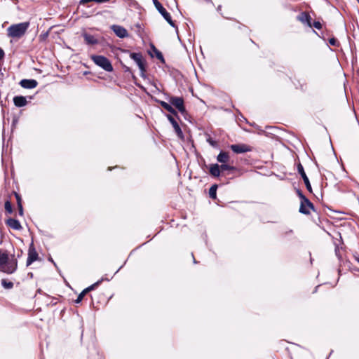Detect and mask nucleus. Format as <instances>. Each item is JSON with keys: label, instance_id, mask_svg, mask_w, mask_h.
Wrapping results in <instances>:
<instances>
[{"label": "nucleus", "instance_id": "obj_1", "mask_svg": "<svg viewBox=\"0 0 359 359\" xmlns=\"http://www.w3.org/2000/svg\"><path fill=\"white\" fill-rule=\"evenodd\" d=\"M17 267L18 262L15 256L9 257L6 252H2L0 250V271L11 274L16 271Z\"/></svg>", "mask_w": 359, "mask_h": 359}, {"label": "nucleus", "instance_id": "obj_2", "mask_svg": "<svg viewBox=\"0 0 359 359\" xmlns=\"http://www.w3.org/2000/svg\"><path fill=\"white\" fill-rule=\"evenodd\" d=\"M29 27V22L12 25L7 29V35L13 39H20L25 35Z\"/></svg>", "mask_w": 359, "mask_h": 359}, {"label": "nucleus", "instance_id": "obj_3", "mask_svg": "<svg viewBox=\"0 0 359 359\" xmlns=\"http://www.w3.org/2000/svg\"><path fill=\"white\" fill-rule=\"evenodd\" d=\"M91 59L96 65L106 72H111L113 71V66L110 60L106 57L103 55H92Z\"/></svg>", "mask_w": 359, "mask_h": 359}, {"label": "nucleus", "instance_id": "obj_4", "mask_svg": "<svg viewBox=\"0 0 359 359\" xmlns=\"http://www.w3.org/2000/svg\"><path fill=\"white\" fill-rule=\"evenodd\" d=\"M126 53H128L130 54V57L133 59L136 64L137 65L140 71V76L142 77L144 76V72H146V67L144 63V60L142 57V55L141 53H131L128 50H124Z\"/></svg>", "mask_w": 359, "mask_h": 359}, {"label": "nucleus", "instance_id": "obj_5", "mask_svg": "<svg viewBox=\"0 0 359 359\" xmlns=\"http://www.w3.org/2000/svg\"><path fill=\"white\" fill-rule=\"evenodd\" d=\"M154 4L158 11L161 14L163 18L168 22V23L175 27L176 29V32H178V29L177 26L175 25L174 21L172 20L170 14L166 11V9L163 6V5L158 1L154 0Z\"/></svg>", "mask_w": 359, "mask_h": 359}, {"label": "nucleus", "instance_id": "obj_6", "mask_svg": "<svg viewBox=\"0 0 359 359\" xmlns=\"http://www.w3.org/2000/svg\"><path fill=\"white\" fill-rule=\"evenodd\" d=\"M169 102L175 107L181 114H184L186 112L184 99L182 97H170Z\"/></svg>", "mask_w": 359, "mask_h": 359}, {"label": "nucleus", "instance_id": "obj_7", "mask_svg": "<svg viewBox=\"0 0 359 359\" xmlns=\"http://www.w3.org/2000/svg\"><path fill=\"white\" fill-rule=\"evenodd\" d=\"M311 209L314 210V205L307 198H306V202L304 200H302L300 202V207L299 210L300 213L304 215H309Z\"/></svg>", "mask_w": 359, "mask_h": 359}, {"label": "nucleus", "instance_id": "obj_8", "mask_svg": "<svg viewBox=\"0 0 359 359\" xmlns=\"http://www.w3.org/2000/svg\"><path fill=\"white\" fill-rule=\"evenodd\" d=\"M230 148L235 154H243L252 151V147L245 144H231Z\"/></svg>", "mask_w": 359, "mask_h": 359}, {"label": "nucleus", "instance_id": "obj_9", "mask_svg": "<svg viewBox=\"0 0 359 359\" xmlns=\"http://www.w3.org/2000/svg\"><path fill=\"white\" fill-rule=\"evenodd\" d=\"M39 258L38 253L34 246L33 243H32L29 247L28 250V257L27 259V266H29L34 262L36 261Z\"/></svg>", "mask_w": 359, "mask_h": 359}, {"label": "nucleus", "instance_id": "obj_10", "mask_svg": "<svg viewBox=\"0 0 359 359\" xmlns=\"http://www.w3.org/2000/svg\"><path fill=\"white\" fill-rule=\"evenodd\" d=\"M166 117L168 119V121H170V123L172 124V126L175 130V132L176 133L178 137L180 139H183L184 135H183L182 130L181 128L180 127L178 123L174 118V117L170 114L166 115Z\"/></svg>", "mask_w": 359, "mask_h": 359}, {"label": "nucleus", "instance_id": "obj_11", "mask_svg": "<svg viewBox=\"0 0 359 359\" xmlns=\"http://www.w3.org/2000/svg\"><path fill=\"white\" fill-rule=\"evenodd\" d=\"M297 171L299 173V175H301V177H302L307 190L309 192H312V188H311V185L310 184L309 180L304 172L303 165L300 163H299L297 165Z\"/></svg>", "mask_w": 359, "mask_h": 359}, {"label": "nucleus", "instance_id": "obj_12", "mask_svg": "<svg viewBox=\"0 0 359 359\" xmlns=\"http://www.w3.org/2000/svg\"><path fill=\"white\" fill-rule=\"evenodd\" d=\"M112 30L115 33V34L119 38H125L128 36V31L122 26L120 25H113L111 27Z\"/></svg>", "mask_w": 359, "mask_h": 359}, {"label": "nucleus", "instance_id": "obj_13", "mask_svg": "<svg viewBox=\"0 0 359 359\" xmlns=\"http://www.w3.org/2000/svg\"><path fill=\"white\" fill-rule=\"evenodd\" d=\"M20 85L26 89H32L37 86L38 82L35 79H22L20 82Z\"/></svg>", "mask_w": 359, "mask_h": 359}, {"label": "nucleus", "instance_id": "obj_14", "mask_svg": "<svg viewBox=\"0 0 359 359\" xmlns=\"http://www.w3.org/2000/svg\"><path fill=\"white\" fill-rule=\"evenodd\" d=\"M297 20L309 27H312L311 17L308 13L302 12L297 16Z\"/></svg>", "mask_w": 359, "mask_h": 359}, {"label": "nucleus", "instance_id": "obj_15", "mask_svg": "<svg viewBox=\"0 0 359 359\" xmlns=\"http://www.w3.org/2000/svg\"><path fill=\"white\" fill-rule=\"evenodd\" d=\"M13 103L17 107H22L27 105V101L25 97L18 95L13 97Z\"/></svg>", "mask_w": 359, "mask_h": 359}, {"label": "nucleus", "instance_id": "obj_16", "mask_svg": "<svg viewBox=\"0 0 359 359\" xmlns=\"http://www.w3.org/2000/svg\"><path fill=\"white\" fill-rule=\"evenodd\" d=\"M6 223L9 227L15 230H20L22 228L20 222L13 218H8Z\"/></svg>", "mask_w": 359, "mask_h": 359}, {"label": "nucleus", "instance_id": "obj_17", "mask_svg": "<svg viewBox=\"0 0 359 359\" xmlns=\"http://www.w3.org/2000/svg\"><path fill=\"white\" fill-rule=\"evenodd\" d=\"M221 171L220 165L218 164L215 163L210 165L209 172L212 176L215 177H219Z\"/></svg>", "mask_w": 359, "mask_h": 359}, {"label": "nucleus", "instance_id": "obj_18", "mask_svg": "<svg viewBox=\"0 0 359 359\" xmlns=\"http://www.w3.org/2000/svg\"><path fill=\"white\" fill-rule=\"evenodd\" d=\"M159 104H161V106L165 109L166 111H168V112H170V114L175 115V116H177V111H175V109L172 107L171 104L170 103H168L165 101H159L158 102Z\"/></svg>", "mask_w": 359, "mask_h": 359}, {"label": "nucleus", "instance_id": "obj_19", "mask_svg": "<svg viewBox=\"0 0 359 359\" xmlns=\"http://www.w3.org/2000/svg\"><path fill=\"white\" fill-rule=\"evenodd\" d=\"M217 161L222 164L226 163L229 161V155L227 152L220 151L217 156Z\"/></svg>", "mask_w": 359, "mask_h": 359}, {"label": "nucleus", "instance_id": "obj_20", "mask_svg": "<svg viewBox=\"0 0 359 359\" xmlns=\"http://www.w3.org/2000/svg\"><path fill=\"white\" fill-rule=\"evenodd\" d=\"M83 36L87 44L95 45L98 43L97 39L93 35L86 33L83 35Z\"/></svg>", "mask_w": 359, "mask_h": 359}, {"label": "nucleus", "instance_id": "obj_21", "mask_svg": "<svg viewBox=\"0 0 359 359\" xmlns=\"http://www.w3.org/2000/svg\"><path fill=\"white\" fill-rule=\"evenodd\" d=\"M217 185L213 184L209 189V196L211 198L215 199L217 198Z\"/></svg>", "mask_w": 359, "mask_h": 359}, {"label": "nucleus", "instance_id": "obj_22", "mask_svg": "<svg viewBox=\"0 0 359 359\" xmlns=\"http://www.w3.org/2000/svg\"><path fill=\"white\" fill-rule=\"evenodd\" d=\"M104 280H109L108 278H102L100 280H97V282H95V283H93V285L88 286L87 287V290H89V291H91V290H95L97 286H99L101 283Z\"/></svg>", "mask_w": 359, "mask_h": 359}, {"label": "nucleus", "instance_id": "obj_23", "mask_svg": "<svg viewBox=\"0 0 359 359\" xmlns=\"http://www.w3.org/2000/svg\"><path fill=\"white\" fill-rule=\"evenodd\" d=\"M220 168H221L222 171H225V170L236 171V170H237V168L236 167L230 165H228L227 163H224V164H221L220 165Z\"/></svg>", "mask_w": 359, "mask_h": 359}, {"label": "nucleus", "instance_id": "obj_24", "mask_svg": "<svg viewBox=\"0 0 359 359\" xmlns=\"http://www.w3.org/2000/svg\"><path fill=\"white\" fill-rule=\"evenodd\" d=\"M1 283L5 289H11L13 287V283L6 279H2Z\"/></svg>", "mask_w": 359, "mask_h": 359}, {"label": "nucleus", "instance_id": "obj_25", "mask_svg": "<svg viewBox=\"0 0 359 359\" xmlns=\"http://www.w3.org/2000/svg\"><path fill=\"white\" fill-rule=\"evenodd\" d=\"M4 207H5V210L6 211L9 213V214H11L13 212V208H12V205L10 202V201H6L5 202V205H4Z\"/></svg>", "mask_w": 359, "mask_h": 359}, {"label": "nucleus", "instance_id": "obj_26", "mask_svg": "<svg viewBox=\"0 0 359 359\" xmlns=\"http://www.w3.org/2000/svg\"><path fill=\"white\" fill-rule=\"evenodd\" d=\"M296 192H297V194L298 195V196L299 197V198H300L301 201H302V200H304V201L306 202V196H305V195L302 193V191L300 189H297L296 190Z\"/></svg>", "mask_w": 359, "mask_h": 359}, {"label": "nucleus", "instance_id": "obj_27", "mask_svg": "<svg viewBox=\"0 0 359 359\" xmlns=\"http://www.w3.org/2000/svg\"><path fill=\"white\" fill-rule=\"evenodd\" d=\"M329 43L333 46H339V43L335 38H331L329 39Z\"/></svg>", "mask_w": 359, "mask_h": 359}, {"label": "nucleus", "instance_id": "obj_28", "mask_svg": "<svg viewBox=\"0 0 359 359\" xmlns=\"http://www.w3.org/2000/svg\"><path fill=\"white\" fill-rule=\"evenodd\" d=\"M155 53H156V57L158 60H160L161 61L164 62V57H163V54L161 53V52H160L157 49H155Z\"/></svg>", "mask_w": 359, "mask_h": 359}, {"label": "nucleus", "instance_id": "obj_29", "mask_svg": "<svg viewBox=\"0 0 359 359\" xmlns=\"http://www.w3.org/2000/svg\"><path fill=\"white\" fill-rule=\"evenodd\" d=\"M312 27L317 29H320L322 28V25L319 21H315L313 23H312Z\"/></svg>", "mask_w": 359, "mask_h": 359}, {"label": "nucleus", "instance_id": "obj_30", "mask_svg": "<svg viewBox=\"0 0 359 359\" xmlns=\"http://www.w3.org/2000/svg\"><path fill=\"white\" fill-rule=\"evenodd\" d=\"M83 297L84 294L82 292H81L77 297V299L75 300V303L79 304L82 301Z\"/></svg>", "mask_w": 359, "mask_h": 359}, {"label": "nucleus", "instance_id": "obj_31", "mask_svg": "<svg viewBox=\"0 0 359 359\" xmlns=\"http://www.w3.org/2000/svg\"><path fill=\"white\" fill-rule=\"evenodd\" d=\"M91 1H94L95 3H97L98 4V0H81L79 4L81 5H83V4H85L86 3H88V2H91Z\"/></svg>", "mask_w": 359, "mask_h": 359}, {"label": "nucleus", "instance_id": "obj_32", "mask_svg": "<svg viewBox=\"0 0 359 359\" xmlns=\"http://www.w3.org/2000/svg\"><path fill=\"white\" fill-rule=\"evenodd\" d=\"M18 210H19V215H23V208H22L21 202L18 203Z\"/></svg>", "mask_w": 359, "mask_h": 359}, {"label": "nucleus", "instance_id": "obj_33", "mask_svg": "<svg viewBox=\"0 0 359 359\" xmlns=\"http://www.w3.org/2000/svg\"><path fill=\"white\" fill-rule=\"evenodd\" d=\"M207 141L212 147H215L216 145L215 141L212 140L211 138L208 139Z\"/></svg>", "mask_w": 359, "mask_h": 359}, {"label": "nucleus", "instance_id": "obj_34", "mask_svg": "<svg viewBox=\"0 0 359 359\" xmlns=\"http://www.w3.org/2000/svg\"><path fill=\"white\" fill-rule=\"evenodd\" d=\"M123 69H124L125 72H131L130 69L126 65H123Z\"/></svg>", "mask_w": 359, "mask_h": 359}, {"label": "nucleus", "instance_id": "obj_35", "mask_svg": "<svg viewBox=\"0 0 359 359\" xmlns=\"http://www.w3.org/2000/svg\"><path fill=\"white\" fill-rule=\"evenodd\" d=\"M4 51L2 48H0V60H1L4 57Z\"/></svg>", "mask_w": 359, "mask_h": 359}, {"label": "nucleus", "instance_id": "obj_36", "mask_svg": "<svg viewBox=\"0 0 359 359\" xmlns=\"http://www.w3.org/2000/svg\"><path fill=\"white\" fill-rule=\"evenodd\" d=\"M15 197H16V199H17V202H18V203L19 202H21V198H20V195H19V194H18L17 193H15Z\"/></svg>", "mask_w": 359, "mask_h": 359}, {"label": "nucleus", "instance_id": "obj_37", "mask_svg": "<svg viewBox=\"0 0 359 359\" xmlns=\"http://www.w3.org/2000/svg\"><path fill=\"white\" fill-rule=\"evenodd\" d=\"M110 0H98V4H102L109 1Z\"/></svg>", "mask_w": 359, "mask_h": 359}, {"label": "nucleus", "instance_id": "obj_38", "mask_svg": "<svg viewBox=\"0 0 359 359\" xmlns=\"http://www.w3.org/2000/svg\"><path fill=\"white\" fill-rule=\"evenodd\" d=\"M90 292L89 290H87V287L84 289L81 292L85 295L87 292Z\"/></svg>", "mask_w": 359, "mask_h": 359}, {"label": "nucleus", "instance_id": "obj_39", "mask_svg": "<svg viewBox=\"0 0 359 359\" xmlns=\"http://www.w3.org/2000/svg\"><path fill=\"white\" fill-rule=\"evenodd\" d=\"M335 252H336V255H337L339 258H340V257H339V252L338 249H336V250H335Z\"/></svg>", "mask_w": 359, "mask_h": 359}, {"label": "nucleus", "instance_id": "obj_40", "mask_svg": "<svg viewBox=\"0 0 359 359\" xmlns=\"http://www.w3.org/2000/svg\"><path fill=\"white\" fill-rule=\"evenodd\" d=\"M49 260L53 262L55 266H56L55 263L53 262V260L52 259V258H50Z\"/></svg>", "mask_w": 359, "mask_h": 359}, {"label": "nucleus", "instance_id": "obj_41", "mask_svg": "<svg viewBox=\"0 0 359 359\" xmlns=\"http://www.w3.org/2000/svg\"><path fill=\"white\" fill-rule=\"evenodd\" d=\"M48 32H46V34H43V36L46 37V36H48Z\"/></svg>", "mask_w": 359, "mask_h": 359}, {"label": "nucleus", "instance_id": "obj_42", "mask_svg": "<svg viewBox=\"0 0 359 359\" xmlns=\"http://www.w3.org/2000/svg\"><path fill=\"white\" fill-rule=\"evenodd\" d=\"M355 259L357 260V262L359 263V257H355Z\"/></svg>", "mask_w": 359, "mask_h": 359}, {"label": "nucleus", "instance_id": "obj_43", "mask_svg": "<svg viewBox=\"0 0 359 359\" xmlns=\"http://www.w3.org/2000/svg\"><path fill=\"white\" fill-rule=\"evenodd\" d=\"M193 259H194V263H195V264H196V261L195 258H194V257H193Z\"/></svg>", "mask_w": 359, "mask_h": 359}, {"label": "nucleus", "instance_id": "obj_44", "mask_svg": "<svg viewBox=\"0 0 359 359\" xmlns=\"http://www.w3.org/2000/svg\"><path fill=\"white\" fill-rule=\"evenodd\" d=\"M221 9V6H219L218 8H217V10H220Z\"/></svg>", "mask_w": 359, "mask_h": 359}]
</instances>
